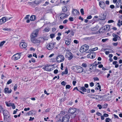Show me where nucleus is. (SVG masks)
<instances>
[{
  "label": "nucleus",
  "mask_w": 122,
  "mask_h": 122,
  "mask_svg": "<svg viewBox=\"0 0 122 122\" xmlns=\"http://www.w3.org/2000/svg\"><path fill=\"white\" fill-rule=\"evenodd\" d=\"M42 40L43 41L44 40V39L43 38H40L38 40L36 38L32 39L31 41L34 43L36 44L37 45H39L41 42L40 41Z\"/></svg>",
  "instance_id": "1"
},
{
  "label": "nucleus",
  "mask_w": 122,
  "mask_h": 122,
  "mask_svg": "<svg viewBox=\"0 0 122 122\" xmlns=\"http://www.w3.org/2000/svg\"><path fill=\"white\" fill-rule=\"evenodd\" d=\"M89 46L85 44L81 47L80 49V52L82 53L86 52L89 49Z\"/></svg>",
  "instance_id": "2"
},
{
  "label": "nucleus",
  "mask_w": 122,
  "mask_h": 122,
  "mask_svg": "<svg viewBox=\"0 0 122 122\" xmlns=\"http://www.w3.org/2000/svg\"><path fill=\"white\" fill-rule=\"evenodd\" d=\"M74 67V69L76 72L78 73L82 72L83 70V68L80 66H77L73 67Z\"/></svg>",
  "instance_id": "3"
},
{
  "label": "nucleus",
  "mask_w": 122,
  "mask_h": 122,
  "mask_svg": "<svg viewBox=\"0 0 122 122\" xmlns=\"http://www.w3.org/2000/svg\"><path fill=\"white\" fill-rule=\"evenodd\" d=\"M66 56L68 58V60H70L72 59L73 56L72 53H71L70 51L71 50H66Z\"/></svg>",
  "instance_id": "4"
},
{
  "label": "nucleus",
  "mask_w": 122,
  "mask_h": 122,
  "mask_svg": "<svg viewBox=\"0 0 122 122\" xmlns=\"http://www.w3.org/2000/svg\"><path fill=\"white\" fill-rule=\"evenodd\" d=\"M64 56L61 55H58L56 58V60L58 62H63L64 60Z\"/></svg>",
  "instance_id": "5"
},
{
  "label": "nucleus",
  "mask_w": 122,
  "mask_h": 122,
  "mask_svg": "<svg viewBox=\"0 0 122 122\" xmlns=\"http://www.w3.org/2000/svg\"><path fill=\"white\" fill-rule=\"evenodd\" d=\"M56 42H50L47 46V48L49 50L53 49L55 45L56 44Z\"/></svg>",
  "instance_id": "6"
},
{
  "label": "nucleus",
  "mask_w": 122,
  "mask_h": 122,
  "mask_svg": "<svg viewBox=\"0 0 122 122\" xmlns=\"http://www.w3.org/2000/svg\"><path fill=\"white\" fill-rule=\"evenodd\" d=\"M21 53H17L13 56L12 59L14 60H16L19 59L21 57Z\"/></svg>",
  "instance_id": "7"
},
{
  "label": "nucleus",
  "mask_w": 122,
  "mask_h": 122,
  "mask_svg": "<svg viewBox=\"0 0 122 122\" xmlns=\"http://www.w3.org/2000/svg\"><path fill=\"white\" fill-rule=\"evenodd\" d=\"M53 65H48V64L46 65L44 67H43V69L44 70L46 71H50L53 70L51 68H49L48 67L50 66H52Z\"/></svg>",
  "instance_id": "8"
},
{
  "label": "nucleus",
  "mask_w": 122,
  "mask_h": 122,
  "mask_svg": "<svg viewBox=\"0 0 122 122\" xmlns=\"http://www.w3.org/2000/svg\"><path fill=\"white\" fill-rule=\"evenodd\" d=\"M70 117L68 115H66L64 116L62 118V122H68Z\"/></svg>",
  "instance_id": "9"
},
{
  "label": "nucleus",
  "mask_w": 122,
  "mask_h": 122,
  "mask_svg": "<svg viewBox=\"0 0 122 122\" xmlns=\"http://www.w3.org/2000/svg\"><path fill=\"white\" fill-rule=\"evenodd\" d=\"M106 15L104 13H102L99 16V19L100 20H104L106 19Z\"/></svg>",
  "instance_id": "10"
},
{
  "label": "nucleus",
  "mask_w": 122,
  "mask_h": 122,
  "mask_svg": "<svg viewBox=\"0 0 122 122\" xmlns=\"http://www.w3.org/2000/svg\"><path fill=\"white\" fill-rule=\"evenodd\" d=\"M99 5L100 7L102 9H104L105 6V5L104 2L102 1H100L99 3Z\"/></svg>",
  "instance_id": "11"
},
{
  "label": "nucleus",
  "mask_w": 122,
  "mask_h": 122,
  "mask_svg": "<svg viewBox=\"0 0 122 122\" xmlns=\"http://www.w3.org/2000/svg\"><path fill=\"white\" fill-rule=\"evenodd\" d=\"M91 52V53H89L88 55V56H89L88 57L89 58L92 59H94L95 57V53H92V52Z\"/></svg>",
  "instance_id": "12"
},
{
  "label": "nucleus",
  "mask_w": 122,
  "mask_h": 122,
  "mask_svg": "<svg viewBox=\"0 0 122 122\" xmlns=\"http://www.w3.org/2000/svg\"><path fill=\"white\" fill-rule=\"evenodd\" d=\"M4 121L7 122H10L11 121L10 115L4 117Z\"/></svg>",
  "instance_id": "13"
},
{
  "label": "nucleus",
  "mask_w": 122,
  "mask_h": 122,
  "mask_svg": "<svg viewBox=\"0 0 122 122\" xmlns=\"http://www.w3.org/2000/svg\"><path fill=\"white\" fill-rule=\"evenodd\" d=\"M2 111H3V113L4 115V117H6L7 116H10V115L8 111L6 110H4Z\"/></svg>",
  "instance_id": "14"
},
{
  "label": "nucleus",
  "mask_w": 122,
  "mask_h": 122,
  "mask_svg": "<svg viewBox=\"0 0 122 122\" xmlns=\"http://www.w3.org/2000/svg\"><path fill=\"white\" fill-rule=\"evenodd\" d=\"M20 48H23L26 47L27 44L25 42H22L20 44Z\"/></svg>",
  "instance_id": "15"
},
{
  "label": "nucleus",
  "mask_w": 122,
  "mask_h": 122,
  "mask_svg": "<svg viewBox=\"0 0 122 122\" xmlns=\"http://www.w3.org/2000/svg\"><path fill=\"white\" fill-rule=\"evenodd\" d=\"M76 111V108H71L69 110V113L72 114L74 113Z\"/></svg>",
  "instance_id": "16"
},
{
  "label": "nucleus",
  "mask_w": 122,
  "mask_h": 122,
  "mask_svg": "<svg viewBox=\"0 0 122 122\" xmlns=\"http://www.w3.org/2000/svg\"><path fill=\"white\" fill-rule=\"evenodd\" d=\"M68 15H66L64 13L61 14L60 15V18L61 19H65L68 16Z\"/></svg>",
  "instance_id": "17"
},
{
  "label": "nucleus",
  "mask_w": 122,
  "mask_h": 122,
  "mask_svg": "<svg viewBox=\"0 0 122 122\" xmlns=\"http://www.w3.org/2000/svg\"><path fill=\"white\" fill-rule=\"evenodd\" d=\"M12 91V90L11 89L9 90V89L8 87L6 88L5 89L4 92L5 93H10Z\"/></svg>",
  "instance_id": "18"
},
{
  "label": "nucleus",
  "mask_w": 122,
  "mask_h": 122,
  "mask_svg": "<svg viewBox=\"0 0 122 122\" xmlns=\"http://www.w3.org/2000/svg\"><path fill=\"white\" fill-rule=\"evenodd\" d=\"M5 17H4L0 19V24H2L6 22Z\"/></svg>",
  "instance_id": "19"
},
{
  "label": "nucleus",
  "mask_w": 122,
  "mask_h": 122,
  "mask_svg": "<svg viewBox=\"0 0 122 122\" xmlns=\"http://www.w3.org/2000/svg\"><path fill=\"white\" fill-rule=\"evenodd\" d=\"M38 32H33L31 34V37L32 39L35 38H34L36 36Z\"/></svg>",
  "instance_id": "20"
},
{
  "label": "nucleus",
  "mask_w": 122,
  "mask_h": 122,
  "mask_svg": "<svg viewBox=\"0 0 122 122\" xmlns=\"http://www.w3.org/2000/svg\"><path fill=\"white\" fill-rule=\"evenodd\" d=\"M73 12L74 15H79V11L76 9H74Z\"/></svg>",
  "instance_id": "21"
},
{
  "label": "nucleus",
  "mask_w": 122,
  "mask_h": 122,
  "mask_svg": "<svg viewBox=\"0 0 122 122\" xmlns=\"http://www.w3.org/2000/svg\"><path fill=\"white\" fill-rule=\"evenodd\" d=\"M80 90H81L83 92H86L87 91V89L83 86L80 87L79 88Z\"/></svg>",
  "instance_id": "22"
},
{
  "label": "nucleus",
  "mask_w": 122,
  "mask_h": 122,
  "mask_svg": "<svg viewBox=\"0 0 122 122\" xmlns=\"http://www.w3.org/2000/svg\"><path fill=\"white\" fill-rule=\"evenodd\" d=\"M36 19V16L34 15H31L30 17V20L31 21H34Z\"/></svg>",
  "instance_id": "23"
},
{
  "label": "nucleus",
  "mask_w": 122,
  "mask_h": 122,
  "mask_svg": "<svg viewBox=\"0 0 122 122\" xmlns=\"http://www.w3.org/2000/svg\"><path fill=\"white\" fill-rule=\"evenodd\" d=\"M104 28V29L106 30V31H108L110 28V26L108 25H106L105 26Z\"/></svg>",
  "instance_id": "24"
},
{
  "label": "nucleus",
  "mask_w": 122,
  "mask_h": 122,
  "mask_svg": "<svg viewBox=\"0 0 122 122\" xmlns=\"http://www.w3.org/2000/svg\"><path fill=\"white\" fill-rule=\"evenodd\" d=\"M122 3L120 1H118L117 2L116 6V7L117 8H119V5H121Z\"/></svg>",
  "instance_id": "25"
},
{
  "label": "nucleus",
  "mask_w": 122,
  "mask_h": 122,
  "mask_svg": "<svg viewBox=\"0 0 122 122\" xmlns=\"http://www.w3.org/2000/svg\"><path fill=\"white\" fill-rule=\"evenodd\" d=\"M61 2L64 4H66L69 1V0H61Z\"/></svg>",
  "instance_id": "26"
},
{
  "label": "nucleus",
  "mask_w": 122,
  "mask_h": 122,
  "mask_svg": "<svg viewBox=\"0 0 122 122\" xmlns=\"http://www.w3.org/2000/svg\"><path fill=\"white\" fill-rule=\"evenodd\" d=\"M28 4L29 5H31L32 6L34 7H35V4L34 1L28 2Z\"/></svg>",
  "instance_id": "27"
},
{
  "label": "nucleus",
  "mask_w": 122,
  "mask_h": 122,
  "mask_svg": "<svg viewBox=\"0 0 122 122\" xmlns=\"http://www.w3.org/2000/svg\"><path fill=\"white\" fill-rule=\"evenodd\" d=\"M98 49V48L97 47H96L95 48H92L91 50V51H90L91 50H90V51H89V52L90 51V52H92L93 51H94L97 50Z\"/></svg>",
  "instance_id": "28"
},
{
  "label": "nucleus",
  "mask_w": 122,
  "mask_h": 122,
  "mask_svg": "<svg viewBox=\"0 0 122 122\" xmlns=\"http://www.w3.org/2000/svg\"><path fill=\"white\" fill-rule=\"evenodd\" d=\"M67 10V9L66 7L64 6L62 8V11L63 12H65Z\"/></svg>",
  "instance_id": "29"
},
{
  "label": "nucleus",
  "mask_w": 122,
  "mask_h": 122,
  "mask_svg": "<svg viewBox=\"0 0 122 122\" xmlns=\"http://www.w3.org/2000/svg\"><path fill=\"white\" fill-rule=\"evenodd\" d=\"M35 2V4L36 5H38L39 4L40 2H41V1L38 0H36L35 1H34Z\"/></svg>",
  "instance_id": "30"
},
{
  "label": "nucleus",
  "mask_w": 122,
  "mask_h": 122,
  "mask_svg": "<svg viewBox=\"0 0 122 122\" xmlns=\"http://www.w3.org/2000/svg\"><path fill=\"white\" fill-rule=\"evenodd\" d=\"M5 42V41H3L1 42L0 43V47L2 46Z\"/></svg>",
  "instance_id": "31"
},
{
  "label": "nucleus",
  "mask_w": 122,
  "mask_h": 122,
  "mask_svg": "<svg viewBox=\"0 0 122 122\" xmlns=\"http://www.w3.org/2000/svg\"><path fill=\"white\" fill-rule=\"evenodd\" d=\"M44 30L46 32H48L50 30V29L48 27L46 28H45Z\"/></svg>",
  "instance_id": "32"
},
{
  "label": "nucleus",
  "mask_w": 122,
  "mask_h": 122,
  "mask_svg": "<svg viewBox=\"0 0 122 122\" xmlns=\"http://www.w3.org/2000/svg\"><path fill=\"white\" fill-rule=\"evenodd\" d=\"M3 30H4L8 31L10 30H11V29H10L9 28H7L6 27H5V28H3Z\"/></svg>",
  "instance_id": "33"
},
{
  "label": "nucleus",
  "mask_w": 122,
  "mask_h": 122,
  "mask_svg": "<svg viewBox=\"0 0 122 122\" xmlns=\"http://www.w3.org/2000/svg\"><path fill=\"white\" fill-rule=\"evenodd\" d=\"M106 31V30L104 29V28H101L99 30V31L100 32H104Z\"/></svg>",
  "instance_id": "34"
},
{
  "label": "nucleus",
  "mask_w": 122,
  "mask_h": 122,
  "mask_svg": "<svg viewBox=\"0 0 122 122\" xmlns=\"http://www.w3.org/2000/svg\"><path fill=\"white\" fill-rule=\"evenodd\" d=\"M65 43L66 45H69L70 43V42L69 41H66Z\"/></svg>",
  "instance_id": "35"
},
{
  "label": "nucleus",
  "mask_w": 122,
  "mask_h": 122,
  "mask_svg": "<svg viewBox=\"0 0 122 122\" xmlns=\"http://www.w3.org/2000/svg\"><path fill=\"white\" fill-rule=\"evenodd\" d=\"M6 106L8 107L11 106L12 103H6Z\"/></svg>",
  "instance_id": "36"
},
{
  "label": "nucleus",
  "mask_w": 122,
  "mask_h": 122,
  "mask_svg": "<svg viewBox=\"0 0 122 122\" xmlns=\"http://www.w3.org/2000/svg\"><path fill=\"white\" fill-rule=\"evenodd\" d=\"M50 38H53L55 36V35L54 34H50Z\"/></svg>",
  "instance_id": "37"
},
{
  "label": "nucleus",
  "mask_w": 122,
  "mask_h": 122,
  "mask_svg": "<svg viewBox=\"0 0 122 122\" xmlns=\"http://www.w3.org/2000/svg\"><path fill=\"white\" fill-rule=\"evenodd\" d=\"M12 81L11 79H10L7 82V84L8 85L9 84L12 83Z\"/></svg>",
  "instance_id": "38"
},
{
  "label": "nucleus",
  "mask_w": 122,
  "mask_h": 122,
  "mask_svg": "<svg viewBox=\"0 0 122 122\" xmlns=\"http://www.w3.org/2000/svg\"><path fill=\"white\" fill-rule=\"evenodd\" d=\"M108 104L107 103H105L103 106V108H107Z\"/></svg>",
  "instance_id": "39"
},
{
  "label": "nucleus",
  "mask_w": 122,
  "mask_h": 122,
  "mask_svg": "<svg viewBox=\"0 0 122 122\" xmlns=\"http://www.w3.org/2000/svg\"><path fill=\"white\" fill-rule=\"evenodd\" d=\"M111 120V119L109 118H107L105 119L106 122H109Z\"/></svg>",
  "instance_id": "40"
},
{
  "label": "nucleus",
  "mask_w": 122,
  "mask_h": 122,
  "mask_svg": "<svg viewBox=\"0 0 122 122\" xmlns=\"http://www.w3.org/2000/svg\"><path fill=\"white\" fill-rule=\"evenodd\" d=\"M81 12L82 15H84V11L83 9H81L80 10Z\"/></svg>",
  "instance_id": "41"
},
{
  "label": "nucleus",
  "mask_w": 122,
  "mask_h": 122,
  "mask_svg": "<svg viewBox=\"0 0 122 122\" xmlns=\"http://www.w3.org/2000/svg\"><path fill=\"white\" fill-rule=\"evenodd\" d=\"M17 85L16 84H15L14 86V90L15 91L16 90L17 88Z\"/></svg>",
  "instance_id": "42"
},
{
  "label": "nucleus",
  "mask_w": 122,
  "mask_h": 122,
  "mask_svg": "<svg viewBox=\"0 0 122 122\" xmlns=\"http://www.w3.org/2000/svg\"><path fill=\"white\" fill-rule=\"evenodd\" d=\"M61 84L62 85L65 86V85L66 84V83L64 81H63L61 83Z\"/></svg>",
  "instance_id": "43"
},
{
  "label": "nucleus",
  "mask_w": 122,
  "mask_h": 122,
  "mask_svg": "<svg viewBox=\"0 0 122 122\" xmlns=\"http://www.w3.org/2000/svg\"><path fill=\"white\" fill-rule=\"evenodd\" d=\"M71 87V86L69 85H66V89H69Z\"/></svg>",
  "instance_id": "44"
},
{
  "label": "nucleus",
  "mask_w": 122,
  "mask_h": 122,
  "mask_svg": "<svg viewBox=\"0 0 122 122\" xmlns=\"http://www.w3.org/2000/svg\"><path fill=\"white\" fill-rule=\"evenodd\" d=\"M98 65L97 64V62L96 61H95L94 63L93 64V66H97Z\"/></svg>",
  "instance_id": "45"
},
{
  "label": "nucleus",
  "mask_w": 122,
  "mask_h": 122,
  "mask_svg": "<svg viewBox=\"0 0 122 122\" xmlns=\"http://www.w3.org/2000/svg\"><path fill=\"white\" fill-rule=\"evenodd\" d=\"M94 84L93 82H92L90 83V86L91 87H92L94 85Z\"/></svg>",
  "instance_id": "46"
},
{
  "label": "nucleus",
  "mask_w": 122,
  "mask_h": 122,
  "mask_svg": "<svg viewBox=\"0 0 122 122\" xmlns=\"http://www.w3.org/2000/svg\"><path fill=\"white\" fill-rule=\"evenodd\" d=\"M93 79L94 81H98L99 80V79L97 77H94Z\"/></svg>",
  "instance_id": "47"
},
{
  "label": "nucleus",
  "mask_w": 122,
  "mask_h": 122,
  "mask_svg": "<svg viewBox=\"0 0 122 122\" xmlns=\"http://www.w3.org/2000/svg\"><path fill=\"white\" fill-rule=\"evenodd\" d=\"M12 18V17H10L9 18L8 17H5V19H6V21L7 20H10V19H11Z\"/></svg>",
  "instance_id": "48"
},
{
  "label": "nucleus",
  "mask_w": 122,
  "mask_h": 122,
  "mask_svg": "<svg viewBox=\"0 0 122 122\" xmlns=\"http://www.w3.org/2000/svg\"><path fill=\"white\" fill-rule=\"evenodd\" d=\"M97 107H99V109H101L102 107L101 105L100 104H98L97 106Z\"/></svg>",
  "instance_id": "49"
},
{
  "label": "nucleus",
  "mask_w": 122,
  "mask_h": 122,
  "mask_svg": "<svg viewBox=\"0 0 122 122\" xmlns=\"http://www.w3.org/2000/svg\"><path fill=\"white\" fill-rule=\"evenodd\" d=\"M58 72V70L56 69L54 70V73L55 74H57Z\"/></svg>",
  "instance_id": "50"
},
{
  "label": "nucleus",
  "mask_w": 122,
  "mask_h": 122,
  "mask_svg": "<svg viewBox=\"0 0 122 122\" xmlns=\"http://www.w3.org/2000/svg\"><path fill=\"white\" fill-rule=\"evenodd\" d=\"M65 73L66 74H67L68 73V71L67 68H66L65 70Z\"/></svg>",
  "instance_id": "51"
},
{
  "label": "nucleus",
  "mask_w": 122,
  "mask_h": 122,
  "mask_svg": "<svg viewBox=\"0 0 122 122\" xmlns=\"http://www.w3.org/2000/svg\"><path fill=\"white\" fill-rule=\"evenodd\" d=\"M11 106L12 107V108L13 109H15V107L14 104L13 103H12Z\"/></svg>",
  "instance_id": "52"
},
{
  "label": "nucleus",
  "mask_w": 122,
  "mask_h": 122,
  "mask_svg": "<svg viewBox=\"0 0 122 122\" xmlns=\"http://www.w3.org/2000/svg\"><path fill=\"white\" fill-rule=\"evenodd\" d=\"M82 66L85 67L87 66V65L85 63H83L82 64Z\"/></svg>",
  "instance_id": "53"
},
{
  "label": "nucleus",
  "mask_w": 122,
  "mask_h": 122,
  "mask_svg": "<svg viewBox=\"0 0 122 122\" xmlns=\"http://www.w3.org/2000/svg\"><path fill=\"white\" fill-rule=\"evenodd\" d=\"M110 7L111 9H113L115 8V6L113 5H110Z\"/></svg>",
  "instance_id": "54"
},
{
  "label": "nucleus",
  "mask_w": 122,
  "mask_h": 122,
  "mask_svg": "<svg viewBox=\"0 0 122 122\" xmlns=\"http://www.w3.org/2000/svg\"><path fill=\"white\" fill-rule=\"evenodd\" d=\"M92 16L91 15H90L87 16V19H90L92 18Z\"/></svg>",
  "instance_id": "55"
},
{
  "label": "nucleus",
  "mask_w": 122,
  "mask_h": 122,
  "mask_svg": "<svg viewBox=\"0 0 122 122\" xmlns=\"http://www.w3.org/2000/svg\"><path fill=\"white\" fill-rule=\"evenodd\" d=\"M114 22V21L112 20H108V22L109 23H113Z\"/></svg>",
  "instance_id": "56"
},
{
  "label": "nucleus",
  "mask_w": 122,
  "mask_h": 122,
  "mask_svg": "<svg viewBox=\"0 0 122 122\" xmlns=\"http://www.w3.org/2000/svg\"><path fill=\"white\" fill-rule=\"evenodd\" d=\"M3 107H2V106L0 105V111L1 112V111H2L3 110Z\"/></svg>",
  "instance_id": "57"
},
{
  "label": "nucleus",
  "mask_w": 122,
  "mask_h": 122,
  "mask_svg": "<svg viewBox=\"0 0 122 122\" xmlns=\"http://www.w3.org/2000/svg\"><path fill=\"white\" fill-rule=\"evenodd\" d=\"M30 16L29 15H26V17H25V19H27L29 18V17Z\"/></svg>",
  "instance_id": "58"
},
{
  "label": "nucleus",
  "mask_w": 122,
  "mask_h": 122,
  "mask_svg": "<svg viewBox=\"0 0 122 122\" xmlns=\"http://www.w3.org/2000/svg\"><path fill=\"white\" fill-rule=\"evenodd\" d=\"M34 117H30V119L29 120V121H32L34 119Z\"/></svg>",
  "instance_id": "59"
},
{
  "label": "nucleus",
  "mask_w": 122,
  "mask_h": 122,
  "mask_svg": "<svg viewBox=\"0 0 122 122\" xmlns=\"http://www.w3.org/2000/svg\"><path fill=\"white\" fill-rule=\"evenodd\" d=\"M30 110V108L29 107L27 108H25L24 109V111H29Z\"/></svg>",
  "instance_id": "60"
},
{
  "label": "nucleus",
  "mask_w": 122,
  "mask_h": 122,
  "mask_svg": "<svg viewBox=\"0 0 122 122\" xmlns=\"http://www.w3.org/2000/svg\"><path fill=\"white\" fill-rule=\"evenodd\" d=\"M59 28L61 29H62L64 28V26L62 25H60L59 26Z\"/></svg>",
  "instance_id": "61"
},
{
  "label": "nucleus",
  "mask_w": 122,
  "mask_h": 122,
  "mask_svg": "<svg viewBox=\"0 0 122 122\" xmlns=\"http://www.w3.org/2000/svg\"><path fill=\"white\" fill-rule=\"evenodd\" d=\"M63 63H62L61 64V70H63Z\"/></svg>",
  "instance_id": "62"
},
{
  "label": "nucleus",
  "mask_w": 122,
  "mask_h": 122,
  "mask_svg": "<svg viewBox=\"0 0 122 122\" xmlns=\"http://www.w3.org/2000/svg\"><path fill=\"white\" fill-rule=\"evenodd\" d=\"M108 40V39H103L102 40V41L103 42H105L106 41Z\"/></svg>",
  "instance_id": "63"
},
{
  "label": "nucleus",
  "mask_w": 122,
  "mask_h": 122,
  "mask_svg": "<svg viewBox=\"0 0 122 122\" xmlns=\"http://www.w3.org/2000/svg\"><path fill=\"white\" fill-rule=\"evenodd\" d=\"M103 116L105 117H108L109 116L108 114L106 113H104L103 114Z\"/></svg>",
  "instance_id": "64"
}]
</instances>
